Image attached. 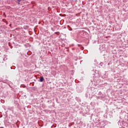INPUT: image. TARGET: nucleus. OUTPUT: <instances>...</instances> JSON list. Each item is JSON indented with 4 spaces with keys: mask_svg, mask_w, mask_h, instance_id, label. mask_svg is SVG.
<instances>
[{
    "mask_svg": "<svg viewBox=\"0 0 128 128\" xmlns=\"http://www.w3.org/2000/svg\"><path fill=\"white\" fill-rule=\"evenodd\" d=\"M40 82H44V77L43 76H42L40 78Z\"/></svg>",
    "mask_w": 128,
    "mask_h": 128,
    "instance_id": "1",
    "label": "nucleus"
},
{
    "mask_svg": "<svg viewBox=\"0 0 128 128\" xmlns=\"http://www.w3.org/2000/svg\"><path fill=\"white\" fill-rule=\"evenodd\" d=\"M20 0H18V4H20Z\"/></svg>",
    "mask_w": 128,
    "mask_h": 128,
    "instance_id": "3",
    "label": "nucleus"
},
{
    "mask_svg": "<svg viewBox=\"0 0 128 128\" xmlns=\"http://www.w3.org/2000/svg\"><path fill=\"white\" fill-rule=\"evenodd\" d=\"M68 28H69L70 30H72V27H70V26H68Z\"/></svg>",
    "mask_w": 128,
    "mask_h": 128,
    "instance_id": "2",
    "label": "nucleus"
}]
</instances>
